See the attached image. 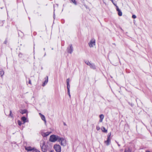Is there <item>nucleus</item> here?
<instances>
[{
    "label": "nucleus",
    "instance_id": "412c9836",
    "mask_svg": "<svg viewBox=\"0 0 152 152\" xmlns=\"http://www.w3.org/2000/svg\"><path fill=\"white\" fill-rule=\"evenodd\" d=\"M67 91L70 90V86L69 84H66Z\"/></svg>",
    "mask_w": 152,
    "mask_h": 152
},
{
    "label": "nucleus",
    "instance_id": "4468645a",
    "mask_svg": "<svg viewBox=\"0 0 152 152\" xmlns=\"http://www.w3.org/2000/svg\"><path fill=\"white\" fill-rule=\"evenodd\" d=\"M89 66L91 68H92L93 69H96L95 66L94 64L91 63Z\"/></svg>",
    "mask_w": 152,
    "mask_h": 152
},
{
    "label": "nucleus",
    "instance_id": "2f4dec72",
    "mask_svg": "<svg viewBox=\"0 0 152 152\" xmlns=\"http://www.w3.org/2000/svg\"><path fill=\"white\" fill-rule=\"evenodd\" d=\"M63 124H64V126H66V123H65V122H64V123H63Z\"/></svg>",
    "mask_w": 152,
    "mask_h": 152
},
{
    "label": "nucleus",
    "instance_id": "c756f323",
    "mask_svg": "<svg viewBox=\"0 0 152 152\" xmlns=\"http://www.w3.org/2000/svg\"><path fill=\"white\" fill-rule=\"evenodd\" d=\"M37 149L34 150L33 149V150L32 151V152H37Z\"/></svg>",
    "mask_w": 152,
    "mask_h": 152
},
{
    "label": "nucleus",
    "instance_id": "6e6552de",
    "mask_svg": "<svg viewBox=\"0 0 152 152\" xmlns=\"http://www.w3.org/2000/svg\"><path fill=\"white\" fill-rule=\"evenodd\" d=\"M51 132H47L45 133H42L41 134L43 137H46L49 135Z\"/></svg>",
    "mask_w": 152,
    "mask_h": 152
},
{
    "label": "nucleus",
    "instance_id": "0eeeda50",
    "mask_svg": "<svg viewBox=\"0 0 152 152\" xmlns=\"http://www.w3.org/2000/svg\"><path fill=\"white\" fill-rule=\"evenodd\" d=\"M54 148L56 152H61V147L59 145H54Z\"/></svg>",
    "mask_w": 152,
    "mask_h": 152
},
{
    "label": "nucleus",
    "instance_id": "f8f14e48",
    "mask_svg": "<svg viewBox=\"0 0 152 152\" xmlns=\"http://www.w3.org/2000/svg\"><path fill=\"white\" fill-rule=\"evenodd\" d=\"M117 11L118 12V14L119 16L122 15V12L121 10L119 9L118 7H117L116 9Z\"/></svg>",
    "mask_w": 152,
    "mask_h": 152
},
{
    "label": "nucleus",
    "instance_id": "20e7f679",
    "mask_svg": "<svg viewBox=\"0 0 152 152\" xmlns=\"http://www.w3.org/2000/svg\"><path fill=\"white\" fill-rule=\"evenodd\" d=\"M89 45L90 47H92L95 45V40L94 39H92L89 43Z\"/></svg>",
    "mask_w": 152,
    "mask_h": 152
},
{
    "label": "nucleus",
    "instance_id": "393cba45",
    "mask_svg": "<svg viewBox=\"0 0 152 152\" xmlns=\"http://www.w3.org/2000/svg\"><path fill=\"white\" fill-rule=\"evenodd\" d=\"M69 79L68 78L66 80V84H69Z\"/></svg>",
    "mask_w": 152,
    "mask_h": 152
},
{
    "label": "nucleus",
    "instance_id": "c85d7f7f",
    "mask_svg": "<svg viewBox=\"0 0 152 152\" xmlns=\"http://www.w3.org/2000/svg\"><path fill=\"white\" fill-rule=\"evenodd\" d=\"M22 54L20 53L19 54H18V56L20 57H22Z\"/></svg>",
    "mask_w": 152,
    "mask_h": 152
},
{
    "label": "nucleus",
    "instance_id": "2eb2a0df",
    "mask_svg": "<svg viewBox=\"0 0 152 152\" xmlns=\"http://www.w3.org/2000/svg\"><path fill=\"white\" fill-rule=\"evenodd\" d=\"M33 149L30 147H27L25 148V149L28 151H32Z\"/></svg>",
    "mask_w": 152,
    "mask_h": 152
},
{
    "label": "nucleus",
    "instance_id": "7c9ffc66",
    "mask_svg": "<svg viewBox=\"0 0 152 152\" xmlns=\"http://www.w3.org/2000/svg\"><path fill=\"white\" fill-rule=\"evenodd\" d=\"M28 83L30 84H31V80L29 79V82H28Z\"/></svg>",
    "mask_w": 152,
    "mask_h": 152
},
{
    "label": "nucleus",
    "instance_id": "ddd939ff",
    "mask_svg": "<svg viewBox=\"0 0 152 152\" xmlns=\"http://www.w3.org/2000/svg\"><path fill=\"white\" fill-rule=\"evenodd\" d=\"M99 117L100 119L99 120V121L100 122H102L103 119L104 118V115L103 114H101L99 115Z\"/></svg>",
    "mask_w": 152,
    "mask_h": 152
},
{
    "label": "nucleus",
    "instance_id": "f704fd0d",
    "mask_svg": "<svg viewBox=\"0 0 152 152\" xmlns=\"http://www.w3.org/2000/svg\"><path fill=\"white\" fill-rule=\"evenodd\" d=\"M145 152H150L149 151H146Z\"/></svg>",
    "mask_w": 152,
    "mask_h": 152
},
{
    "label": "nucleus",
    "instance_id": "58836bf2",
    "mask_svg": "<svg viewBox=\"0 0 152 152\" xmlns=\"http://www.w3.org/2000/svg\"><path fill=\"white\" fill-rule=\"evenodd\" d=\"M45 55H46V53H45V55H44V56H45Z\"/></svg>",
    "mask_w": 152,
    "mask_h": 152
},
{
    "label": "nucleus",
    "instance_id": "c9c22d12",
    "mask_svg": "<svg viewBox=\"0 0 152 152\" xmlns=\"http://www.w3.org/2000/svg\"><path fill=\"white\" fill-rule=\"evenodd\" d=\"M50 152H54L53 151H51Z\"/></svg>",
    "mask_w": 152,
    "mask_h": 152
},
{
    "label": "nucleus",
    "instance_id": "4c0bfd02",
    "mask_svg": "<svg viewBox=\"0 0 152 152\" xmlns=\"http://www.w3.org/2000/svg\"><path fill=\"white\" fill-rule=\"evenodd\" d=\"M118 146H120V145L118 143Z\"/></svg>",
    "mask_w": 152,
    "mask_h": 152
},
{
    "label": "nucleus",
    "instance_id": "f257e3e1",
    "mask_svg": "<svg viewBox=\"0 0 152 152\" xmlns=\"http://www.w3.org/2000/svg\"><path fill=\"white\" fill-rule=\"evenodd\" d=\"M40 146L42 151L46 152L47 151V148L45 145V142L44 141L41 142Z\"/></svg>",
    "mask_w": 152,
    "mask_h": 152
},
{
    "label": "nucleus",
    "instance_id": "1a4fd4ad",
    "mask_svg": "<svg viewBox=\"0 0 152 152\" xmlns=\"http://www.w3.org/2000/svg\"><path fill=\"white\" fill-rule=\"evenodd\" d=\"M45 80L44 82L42 84V86H45V85L47 84V83L48 82V77L47 76L45 78Z\"/></svg>",
    "mask_w": 152,
    "mask_h": 152
},
{
    "label": "nucleus",
    "instance_id": "a211bd4d",
    "mask_svg": "<svg viewBox=\"0 0 152 152\" xmlns=\"http://www.w3.org/2000/svg\"><path fill=\"white\" fill-rule=\"evenodd\" d=\"M101 129L103 132L105 133H107V130L104 127H102L101 128Z\"/></svg>",
    "mask_w": 152,
    "mask_h": 152
},
{
    "label": "nucleus",
    "instance_id": "a878e982",
    "mask_svg": "<svg viewBox=\"0 0 152 152\" xmlns=\"http://www.w3.org/2000/svg\"><path fill=\"white\" fill-rule=\"evenodd\" d=\"M70 90L67 91V93H68V94L69 95V97H70L71 95L70 94Z\"/></svg>",
    "mask_w": 152,
    "mask_h": 152
},
{
    "label": "nucleus",
    "instance_id": "aec40b11",
    "mask_svg": "<svg viewBox=\"0 0 152 152\" xmlns=\"http://www.w3.org/2000/svg\"><path fill=\"white\" fill-rule=\"evenodd\" d=\"M9 116H10L12 118H13V115L12 113V111L11 110L10 111V114L9 115Z\"/></svg>",
    "mask_w": 152,
    "mask_h": 152
},
{
    "label": "nucleus",
    "instance_id": "7ed1b4c3",
    "mask_svg": "<svg viewBox=\"0 0 152 152\" xmlns=\"http://www.w3.org/2000/svg\"><path fill=\"white\" fill-rule=\"evenodd\" d=\"M58 141L60 142L61 145H63V146H65L66 141L63 138L60 137Z\"/></svg>",
    "mask_w": 152,
    "mask_h": 152
},
{
    "label": "nucleus",
    "instance_id": "6ab92c4d",
    "mask_svg": "<svg viewBox=\"0 0 152 152\" xmlns=\"http://www.w3.org/2000/svg\"><path fill=\"white\" fill-rule=\"evenodd\" d=\"M124 152H131V150L129 148H126L125 149Z\"/></svg>",
    "mask_w": 152,
    "mask_h": 152
},
{
    "label": "nucleus",
    "instance_id": "bb28decb",
    "mask_svg": "<svg viewBox=\"0 0 152 152\" xmlns=\"http://www.w3.org/2000/svg\"><path fill=\"white\" fill-rule=\"evenodd\" d=\"M132 17L133 18L135 19L136 18V16L135 15H132Z\"/></svg>",
    "mask_w": 152,
    "mask_h": 152
},
{
    "label": "nucleus",
    "instance_id": "f03ea898",
    "mask_svg": "<svg viewBox=\"0 0 152 152\" xmlns=\"http://www.w3.org/2000/svg\"><path fill=\"white\" fill-rule=\"evenodd\" d=\"M59 137H60L58 136H57L55 135H52L50 136L49 140L51 142H54L57 140H58Z\"/></svg>",
    "mask_w": 152,
    "mask_h": 152
},
{
    "label": "nucleus",
    "instance_id": "423d86ee",
    "mask_svg": "<svg viewBox=\"0 0 152 152\" xmlns=\"http://www.w3.org/2000/svg\"><path fill=\"white\" fill-rule=\"evenodd\" d=\"M111 135V133L107 137V140L104 141V143L106 144L107 145H109L110 142V138Z\"/></svg>",
    "mask_w": 152,
    "mask_h": 152
},
{
    "label": "nucleus",
    "instance_id": "473e14b6",
    "mask_svg": "<svg viewBox=\"0 0 152 152\" xmlns=\"http://www.w3.org/2000/svg\"><path fill=\"white\" fill-rule=\"evenodd\" d=\"M4 44H6V43H7V41H6V40H5V41H4Z\"/></svg>",
    "mask_w": 152,
    "mask_h": 152
},
{
    "label": "nucleus",
    "instance_id": "ea45409f",
    "mask_svg": "<svg viewBox=\"0 0 152 152\" xmlns=\"http://www.w3.org/2000/svg\"><path fill=\"white\" fill-rule=\"evenodd\" d=\"M43 49L44 50H45V48H44Z\"/></svg>",
    "mask_w": 152,
    "mask_h": 152
},
{
    "label": "nucleus",
    "instance_id": "5701e85b",
    "mask_svg": "<svg viewBox=\"0 0 152 152\" xmlns=\"http://www.w3.org/2000/svg\"><path fill=\"white\" fill-rule=\"evenodd\" d=\"M18 125H19V126H20L22 124V123H21V121L19 120L18 121Z\"/></svg>",
    "mask_w": 152,
    "mask_h": 152
},
{
    "label": "nucleus",
    "instance_id": "e433bc0d",
    "mask_svg": "<svg viewBox=\"0 0 152 152\" xmlns=\"http://www.w3.org/2000/svg\"><path fill=\"white\" fill-rule=\"evenodd\" d=\"M37 152H40L38 150H37Z\"/></svg>",
    "mask_w": 152,
    "mask_h": 152
},
{
    "label": "nucleus",
    "instance_id": "72a5a7b5",
    "mask_svg": "<svg viewBox=\"0 0 152 152\" xmlns=\"http://www.w3.org/2000/svg\"><path fill=\"white\" fill-rule=\"evenodd\" d=\"M113 3L114 2L113 1V0H110Z\"/></svg>",
    "mask_w": 152,
    "mask_h": 152
},
{
    "label": "nucleus",
    "instance_id": "39448f33",
    "mask_svg": "<svg viewBox=\"0 0 152 152\" xmlns=\"http://www.w3.org/2000/svg\"><path fill=\"white\" fill-rule=\"evenodd\" d=\"M67 50L68 53H72L73 50V48L71 44L69 45V47L67 48Z\"/></svg>",
    "mask_w": 152,
    "mask_h": 152
},
{
    "label": "nucleus",
    "instance_id": "cd10ccee",
    "mask_svg": "<svg viewBox=\"0 0 152 152\" xmlns=\"http://www.w3.org/2000/svg\"><path fill=\"white\" fill-rule=\"evenodd\" d=\"M113 4L116 7V8H117V7H118L115 3L114 2Z\"/></svg>",
    "mask_w": 152,
    "mask_h": 152
},
{
    "label": "nucleus",
    "instance_id": "f3484780",
    "mask_svg": "<svg viewBox=\"0 0 152 152\" xmlns=\"http://www.w3.org/2000/svg\"><path fill=\"white\" fill-rule=\"evenodd\" d=\"M4 74V72L3 69H1L0 71V76L1 77Z\"/></svg>",
    "mask_w": 152,
    "mask_h": 152
},
{
    "label": "nucleus",
    "instance_id": "4be33fe9",
    "mask_svg": "<svg viewBox=\"0 0 152 152\" xmlns=\"http://www.w3.org/2000/svg\"><path fill=\"white\" fill-rule=\"evenodd\" d=\"M85 63L88 65L89 66L91 64V63L88 61H85Z\"/></svg>",
    "mask_w": 152,
    "mask_h": 152
},
{
    "label": "nucleus",
    "instance_id": "9d476101",
    "mask_svg": "<svg viewBox=\"0 0 152 152\" xmlns=\"http://www.w3.org/2000/svg\"><path fill=\"white\" fill-rule=\"evenodd\" d=\"M19 112L22 114L27 113V110L26 109L20 110H19Z\"/></svg>",
    "mask_w": 152,
    "mask_h": 152
},
{
    "label": "nucleus",
    "instance_id": "9b49d317",
    "mask_svg": "<svg viewBox=\"0 0 152 152\" xmlns=\"http://www.w3.org/2000/svg\"><path fill=\"white\" fill-rule=\"evenodd\" d=\"M39 114L40 115L41 119L44 121L45 123H46V121L45 116L40 113H39Z\"/></svg>",
    "mask_w": 152,
    "mask_h": 152
},
{
    "label": "nucleus",
    "instance_id": "dca6fc26",
    "mask_svg": "<svg viewBox=\"0 0 152 152\" xmlns=\"http://www.w3.org/2000/svg\"><path fill=\"white\" fill-rule=\"evenodd\" d=\"M21 120L24 123H25L26 122V118L25 116H23L21 118Z\"/></svg>",
    "mask_w": 152,
    "mask_h": 152
},
{
    "label": "nucleus",
    "instance_id": "b1692460",
    "mask_svg": "<svg viewBox=\"0 0 152 152\" xmlns=\"http://www.w3.org/2000/svg\"><path fill=\"white\" fill-rule=\"evenodd\" d=\"M96 129L98 130H99L100 129V127L98 126H96Z\"/></svg>",
    "mask_w": 152,
    "mask_h": 152
}]
</instances>
